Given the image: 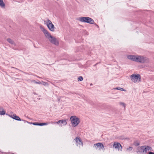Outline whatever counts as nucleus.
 <instances>
[{"label":"nucleus","mask_w":154,"mask_h":154,"mask_svg":"<svg viewBox=\"0 0 154 154\" xmlns=\"http://www.w3.org/2000/svg\"><path fill=\"white\" fill-rule=\"evenodd\" d=\"M127 58L133 61L140 63H147L149 62L148 59L143 56L130 55L127 56Z\"/></svg>","instance_id":"1"},{"label":"nucleus","mask_w":154,"mask_h":154,"mask_svg":"<svg viewBox=\"0 0 154 154\" xmlns=\"http://www.w3.org/2000/svg\"><path fill=\"white\" fill-rule=\"evenodd\" d=\"M40 29L43 32L46 37L47 38L50 42L52 44L57 45L59 42L54 37L51 36V34L44 28L42 26L40 27Z\"/></svg>","instance_id":"2"},{"label":"nucleus","mask_w":154,"mask_h":154,"mask_svg":"<svg viewBox=\"0 0 154 154\" xmlns=\"http://www.w3.org/2000/svg\"><path fill=\"white\" fill-rule=\"evenodd\" d=\"M152 149L151 147L148 146H139L137 148L136 152L138 154H145L149 151H152Z\"/></svg>","instance_id":"3"},{"label":"nucleus","mask_w":154,"mask_h":154,"mask_svg":"<svg viewBox=\"0 0 154 154\" xmlns=\"http://www.w3.org/2000/svg\"><path fill=\"white\" fill-rule=\"evenodd\" d=\"M79 20L80 22L86 23L91 24H93L94 23L93 20L88 17H80L79 18Z\"/></svg>","instance_id":"4"},{"label":"nucleus","mask_w":154,"mask_h":154,"mask_svg":"<svg viewBox=\"0 0 154 154\" xmlns=\"http://www.w3.org/2000/svg\"><path fill=\"white\" fill-rule=\"evenodd\" d=\"M70 119L72 125L74 127L77 126L80 123L79 119L75 116H71Z\"/></svg>","instance_id":"5"},{"label":"nucleus","mask_w":154,"mask_h":154,"mask_svg":"<svg viewBox=\"0 0 154 154\" xmlns=\"http://www.w3.org/2000/svg\"><path fill=\"white\" fill-rule=\"evenodd\" d=\"M131 78L132 81L136 83L140 81V76L139 74L137 75L133 74L131 75Z\"/></svg>","instance_id":"6"},{"label":"nucleus","mask_w":154,"mask_h":154,"mask_svg":"<svg viewBox=\"0 0 154 154\" xmlns=\"http://www.w3.org/2000/svg\"><path fill=\"white\" fill-rule=\"evenodd\" d=\"M47 25L49 29L51 31H54V26L52 22L48 20L46 22Z\"/></svg>","instance_id":"7"},{"label":"nucleus","mask_w":154,"mask_h":154,"mask_svg":"<svg viewBox=\"0 0 154 154\" xmlns=\"http://www.w3.org/2000/svg\"><path fill=\"white\" fill-rule=\"evenodd\" d=\"M113 146L115 149H117L119 151L122 150V146L121 144L119 143L114 142Z\"/></svg>","instance_id":"8"},{"label":"nucleus","mask_w":154,"mask_h":154,"mask_svg":"<svg viewBox=\"0 0 154 154\" xmlns=\"http://www.w3.org/2000/svg\"><path fill=\"white\" fill-rule=\"evenodd\" d=\"M8 116L14 119L17 121H21V120L20 118L18 116H17L16 114H14L13 115H8Z\"/></svg>","instance_id":"9"},{"label":"nucleus","mask_w":154,"mask_h":154,"mask_svg":"<svg viewBox=\"0 0 154 154\" xmlns=\"http://www.w3.org/2000/svg\"><path fill=\"white\" fill-rule=\"evenodd\" d=\"M74 140L76 141L77 145L79 144L83 145L82 142L79 137H77Z\"/></svg>","instance_id":"10"},{"label":"nucleus","mask_w":154,"mask_h":154,"mask_svg":"<svg viewBox=\"0 0 154 154\" xmlns=\"http://www.w3.org/2000/svg\"><path fill=\"white\" fill-rule=\"evenodd\" d=\"M0 6L2 8H5V5L3 0H0Z\"/></svg>","instance_id":"11"},{"label":"nucleus","mask_w":154,"mask_h":154,"mask_svg":"<svg viewBox=\"0 0 154 154\" xmlns=\"http://www.w3.org/2000/svg\"><path fill=\"white\" fill-rule=\"evenodd\" d=\"M63 125H66L67 124V122L66 120H61V122Z\"/></svg>","instance_id":"12"},{"label":"nucleus","mask_w":154,"mask_h":154,"mask_svg":"<svg viewBox=\"0 0 154 154\" xmlns=\"http://www.w3.org/2000/svg\"><path fill=\"white\" fill-rule=\"evenodd\" d=\"M7 41L9 43L11 44H14V41L11 39V38H8L7 39Z\"/></svg>","instance_id":"13"},{"label":"nucleus","mask_w":154,"mask_h":154,"mask_svg":"<svg viewBox=\"0 0 154 154\" xmlns=\"http://www.w3.org/2000/svg\"><path fill=\"white\" fill-rule=\"evenodd\" d=\"M97 144L99 145V147H100V149H104L103 145L101 143H97Z\"/></svg>","instance_id":"14"},{"label":"nucleus","mask_w":154,"mask_h":154,"mask_svg":"<svg viewBox=\"0 0 154 154\" xmlns=\"http://www.w3.org/2000/svg\"><path fill=\"white\" fill-rule=\"evenodd\" d=\"M134 144L136 146H137L140 145V142L138 141H136L134 143Z\"/></svg>","instance_id":"15"},{"label":"nucleus","mask_w":154,"mask_h":154,"mask_svg":"<svg viewBox=\"0 0 154 154\" xmlns=\"http://www.w3.org/2000/svg\"><path fill=\"white\" fill-rule=\"evenodd\" d=\"M39 126H43L44 125H46L48 124L47 123H39Z\"/></svg>","instance_id":"16"},{"label":"nucleus","mask_w":154,"mask_h":154,"mask_svg":"<svg viewBox=\"0 0 154 154\" xmlns=\"http://www.w3.org/2000/svg\"><path fill=\"white\" fill-rule=\"evenodd\" d=\"M83 79L82 77L80 76L78 78V81H81L83 80Z\"/></svg>","instance_id":"17"},{"label":"nucleus","mask_w":154,"mask_h":154,"mask_svg":"<svg viewBox=\"0 0 154 154\" xmlns=\"http://www.w3.org/2000/svg\"><path fill=\"white\" fill-rule=\"evenodd\" d=\"M32 82L36 84H41V82L39 81H38V82H37L35 81V80H33L32 81Z\"/></svg>","instance_id":"18"},{"label":"nucleus","mask_w":154,"mask_h":154,"mask_svg":"<svg viewBox=\"0 0 154 154\" xmlns=\"http://www.w3.org/2000/svg\"><path fill=\"white\" fill-rule=\"evenodd\" d=\"M5 112L4 110L0 111V115H4L5 114Z\"/></svg>","instance_id":"19"},{"label":"nucleus","mask_w":154,"mask_h":154,"mask_svg":"<svg viewBox=\"0 0 154 154\" xmlns=\"http://www.w3.org/2000/svg\"><path fill=\"white\" fill-rule=\"evenodd\" d=\"M42 82L43 83L42 84L46 86V85H48V84L47 82H44L43 81H42Z\"/></svg>","instance_id":"20"},{"label":"nucleus","mask_w":154,"mask_h":154,"mask_svg":"<svg viewBox=\"0 0 154 154\" xmlns=\"http://www.w3.org/2000/svg\"><path fill=\"white\" fill-rule=\"evenodd\" d=\"M133 149V148L131 147H129V148L127 149V150L128 151H131Z\"/></svg>","instance_id":"21"},{"label":"nucleus","mask_w":154,"mask_h":154,"mask_svg":"<svg viewBox=\"0 0 154 154\" xmlns=\"http://www.w3.org/2000/svg\"><path fill=\"white\" fill-rule=\"evenodd\" d=\"M115 89H116L119 90H121V91H124V89L123 88H121L120 87L117 88H116Z\"/></svg>","instance_id":"22"},{"label":"nucleus","mask_w":154,"mask_h":154,"mask_svg":"<svg viewBox=\"0 0 154 154\" xmlns=\"http://www.w3.org/2000/svg\"><path fill=\"white\" fill-rule=\"evenodd\" d=\"M99 145L98 144H97V143H96L94 145V146L96 148H97V147H99Z\"/></svg>","instance_id":"23"},{"label":"nucleus","mask_w":154,"mask_h":154,"mask_svg":"<svg viewBox=\"0 0 154 154\" xmlns=\"http://www.w3.org/2000/svg\"><path fill=\"white\" fill-rule=\"evenodd\" d=\"M32 124L34 125H39V122H34Z\"/></svg>","instance_id":"24"},{"label":"nucleus","mask_w":154,"mask_h":154,"mask_svg":"<svg viewBox=\"0 0 154 154\" xmlns=\"http://www.w3.org/2000/svg\"><path fill=\"white\" fill-rule=\"evenodd\" d=\"M120 104L121 105H122L125 108V105L124 103L121 102L120 103Z\"/></svg>","instance_id":"25"},{"label":"nucleus","mask_w":154,"mask_h":154,"mask_svg":"<svg viewBox=\"0 0 154 154\" xmlns=\"http://www.w3.org/2000/svg\"><path fill=\"white\" fill-rule=\"evenodd\" d=\"M61 122V120H59L57 122V124H59Z\"/></svg>","instance_id":"26"},{"label":"nucleus","mask_w":154,"mask_h":154,"mask_svg":"<svg viewBox=\"0 0 154 154\" xmlns=\"http://www.w3.org/2000/svg\"><path fill=\"white\" fill-rule=\"evenodd\" d=\"M149 154H154V153L153 152H149Z\"/></svg>","instance_id":"27"},{"label":"nucleus","mask_w":154,"mask_h":154,"mask_svg":"<svg viewBox=\"0 0 154 154\" xmlns=\"http://www.w3.org/2000/svg\"><path fill=\"white\" fill-rule=\"evenodd\" d=\"M57 122H54V124H57Z\"/></svg>","instance_id":"28"},{"label":"nucleus","mask_w":154,"mask_h":154,"mask_svg":"<svg viewBox=\"0 0 154 154\" xmlns=\"http://www.w3.org/2000/svg\"><path fill=\"white\" fill-rule=\"evenodd\" d=\"M60 125V127H62V125Z\"/></svg>","instance_id":"29"},{"label":"nucleus","mask_w":154,"mask_h":154,"mask_svg":"<svg viewBox=\"0 0 154 154\" xmlns=\"http://www.w3.org/2000/svg\"><path fill=\"white\" fill-rule=\"evenodd\" d=\"M97 64V63L95 65H94V66H96Z\"/></svg>","instance_id":"30"},{"label":"nucleus","mask_w":154,"mask_h":154,"mask_svg":"<svg viewBox=\"0 0 154 154\" xmlns=\"http://www.w3.org/2000/svg\"><path fill=\"white\" fill-rule=\"evenodd\" d=\"M92 85V84H90V85Z\"/></svg>","instance_id":"31"}]
</instances>
